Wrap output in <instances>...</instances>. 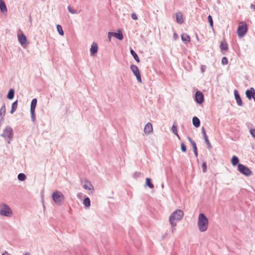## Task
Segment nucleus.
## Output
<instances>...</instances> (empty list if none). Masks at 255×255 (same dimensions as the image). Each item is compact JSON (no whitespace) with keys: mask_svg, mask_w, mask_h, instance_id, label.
Segmentation results:
<instances>
[{"mask_svg":"<svg viewBox=\"0 0 255 255\" xmlns=\"http://www.w3.org/2000/svg\"><path fill=\"white\" fill-rule=\"evenodd\" d=\"M208 219L206 216L203 213H200L197 222L199 230L201 232L206 231L208 227Z\"/></svg>","mask_w":255,"mask_h":255,"instance_id":"obj_1","label":"nucleus"},{"mask_svg":"<svg viewBox=\"0 0 255 255\" xmlns=\"http://www.w3.org/2000/svg\"><path fill=\"white\" fill-rule=\"evenodd\" d=\"M184 216V213L181 210L177 209L174 211L169 217V223L170 225L176 226V223L175 221H180Z\"/></svg>","mask_w":255,"mask_h":255,"instance_id":"obj_2","label":"nucleus"},{"mask_svg":"<svg viewBox=\"0 0 255 255\" xmlns=\"http://www.w3.org/2000/svg\"><path fill=\"white\" fill-rule=\"evenodd\" d=\"M54 202L58 205H61L65 201V197L63 193L59 191L54 192L52 195Z\"/></svg>","mask_w":255,"mask_h":255,"instance_id":"obj_3","label":"nucleus"},{"mask_svg":"<svg viewBox=\"0 0 255 255\" xmlns=\"http://www.w3.org/2000/svg\"><path fill=\"white\" fill-rule=\"evenodd\" d=\"M0 215L7 217H11L13 215V213L9 206L2 203L0 205Z\"/></svg>","mask_w":255,"mask_h":255,"instance_id":"obj_4","label":"nucleus"},{"mask_svg":"<svg viewBox=\"0 0 255 255\" xmlns=\"http://www.w3.org/2000/svg\"><path fill=\"white\" fill-rule=\"evenodd\" d=\"M1 135L4 138H7L9 140L8 143H9L10 141L12 139L13 136V131L12 128L9 126H6Z\"/></svg>","mask_w":255,"mask_h":255,"instance_id":"obj_5","label":"nucleus"},{"mask_svg":"<svg viewBox=\"0 0 255 255\" xmlns=\"http://www.w3.org/2000/svg\"><path fill=\"white\" fill-rule=\"evenodd\" d=\"M238 169L241 173L245 176H249L253 174L252 170L247 166H246L243 164L240 163L238 164Z\"/></svg>","mask_w":255,"mask_h":255,"instance_id":"obj_6","label":"nucleus"},{"mask_svg":"<svg viewBox=\"0 0 255 255\" xmlns=\"http://www.w3.org/2000/svg\"><path fill=\"white\" fill-rule=\"evenodd\" d=\"M130 68L134 75L136 76L138 82L141 83L142 80L141 78L140 73L138 67L136 65L132 64L130 65Z\"/></svg>","mask_w":255,"mask_h":255,"instance_id":"obj_7","label":"nucleus"},{"mask_svg":"<svg viewBox=\"0 0 255 255\" xmlns=\"http://www.w3.org/2000/svg\"><path fill=\"white\" fill-rule=\"evenodd\" d=\"M18 40L21 45L25 48L28 44L27 37L23 33L18 34Z\"/></svg>","mask_w":255,"mask_h":255,"instance_id":"obj_8","label":"nucleus"},{"mask_svg":"<svg viewBox=\"0 0 255 255\" xmlns=\"http://www.w3.org/2000/svg\"><path fill=\"white\" fill-rule=\"evenodd\" d=\"M195 98L196 102L199 104H201L204 102V95L203 93L200 91H197L196 92Z\"/></svg>","mask_w":255,"mask_h":255,"instance_id":"obj_9","label":"nucleus"},{"mask_svg":"<svg viewBox=\"0 0 255 255\" xmlns=\"http://www.w3.org/2000/svg\"><path fill=\"white\" fill-rule=\"evenodd\" d=\"M246 95L247 98L251 100L255 97V90L254 88H251L246 91Z\"/></svg>","mask_w":255,"mask_h":255,"instance_id":"obj_10","label":"nucleus"},{"mask_svg":"<svg viewBox=\"0 0 255 255\" xmlns=\"http://www.w3.org/2000/svg\"><path fill=\"white\" fill-rule=\"evenodd\" d=\"M202 133L203 134V138L205 140V142L207 144L208 148H209V149L211 148H212L211 144L210 142L209 141V140L208 139V136L206 134L205 129L204 127L202 128Z\"/></svg>","mask_w":255,"mask_h":255,"instance_id":"obj_11","label":"nucleus"},{"mask_svg":"<svg viewBox=\"0 0 255 255\" xmlns=\"http://www.w3.org/2000/svg\"><path fill=\"white\" fill-rule=\"evenodd\" d=\"M98 46L97 43L93 42L90 49V53L92 56H95L98 52Z\"/></svg>","mask_w":255,"mask_h":255,"instance_id":"obj_12","label":"nucleus"},{"mask_svg":"<svg viewBox=\"0 0 255 255\" xmlns=\"http://www.w3.org/2000/svg\"><path fill=\"white\" fill-rule=\"evenodd\" d=\"M247 24L244 21H242L240 23L237 32H247Z\"/></svg>","mask_w":255,"mask_h":255,"instance_id":"obj_13","label":"nucleus"},{"mask_svg":"<svg viewBox=\"0 0 255 255\" xmlns=\"http://www.w3.org/2000/svg\"><path fill=\"white\" fill-rule=\"evenodd\" d=\"M234 95H235V99L236 100L237 104L239 106H242L243 105L242 100L241 98L240 97V96L239 95L238 91L237 90H235L234 91Z\"/></svg>","mask_w":255,"mask_h":255,"instance_id":"obj_14","label":"nucleus"},{"mask_svg":"<svg viewBox=\"0 0 255 255\" xmlns=\"http://www.w3.org/2000/svg\"><path fill=\"white\" fill-rule=\"evenodd\" d=\"M153 128L152 125L150 123L146 124L144 128V132L145 134H148L152 132Z\"/></svg>","mask_w":255,"mask_h":255,"instance_id":"obj_15","label":"nucleus"},{"mask_svg":"<svg viewBox=\"0 0 255 255\" xmlns=\"http://www.w3.org/2000/svg\"><path fill=\"white\" fill-rule=\"evenodd\" d=\"M6 112V109L5 104H4L1 107L0 109V127L1 125V122L3 120L4 117L5 116Z\"/></svg>","mask_w":255,"mask_h":255,"instance_id":"obj_16","label":"nucleus"},{"mask_svg":"<svg viewBox=\"0 0 255 255\" xmlns=\"http://www.w3.org/2000/svg\"><path fill=\"white\" fill-rule=\"evenodd\" d=\"M176 21L179 24H182L184 22L183 14L181 12L176 13Z\"/></svg>","mask_w":255,"mask_h":255,"instance_id":"obj_17","label":"nucleus"},{"mask_svg":"<svg viewBox=\"0 0 255 255\" xmlns=\"http://www.w3.org/2000/svg\"><path fill=\"white\" fill-rule=\"evenodd\" d=\"M181 38L182 41L184 42L185 44H187L190 41V37L187 33H183L181 34Z\"/></svg>","mask_w":255,"mask_h":255,"instance_id":"obj_18","label":"nucleus"},{"mask_svg":"<svg viewBox=\"0 0 255 255\" xmlns=\"http://www.w3.org/2000/svg\"><path fill=\"white\" fill-rule=\"evenodd\" d=\"M0 9L1 12L5 14L7 13V10L5 2L2 0H0Z\"/></svg>","mask_w":255,"mask_h":255,"instance_id":"obj_19","label":"nucleus"},{"mask_svg":"<svg viewBox=\"0 0 255 255\" xmlns=\"http://www.w3.org/2000/svg\"><path fill=\"white\" fill-rule=\"evenodd\" d=\"M83 187L86 190L94 191V187L89 181H86L83 185Z\"/></svg>","mask_w":255,"mask_h":255,"instance_id":"obj_20","label":"nucleus"},{"mask_svg":"<svg viewBox=\"0 0 255 255\" xmlns=\"http://www.w3.org/2000/svg\"><path fill=\"white\" fill-rule=\"evenodd\" d=\"M192 123L195 127L198 128L200 125V120L197 117H194L192 119Z\"/></svg>","mask_w":255,"mask_h":255,"instance_id":"obj_21","label":"nucleus"},{"mask_svg":"<svg viewBox=\"0 0 255 255\" xmlns=\"http://www.w3.org/2000/svg\"><path fill=\"white\" fill-rule=\"evenodd\" d=\"M37 99L36 98L33 99L30 105V111H35V108L37 104Z\"/></svg>","mask_w":255,"mask_h":255,"instance_id":"obj_22","label":"nucleus"},{"mask_svg":"<svg viewBox=\"0 0 255 255\" xmlns=\"http://www.w3.org/2000/svg\"><path fill=\"white\" fill-rule=\"evenodd\" d=\"M220 47L222 50L227 51L228 50V44L226 41H222Z\"/></svg>","mask_w":255,"mask_h":255,"instance_id":"obj_23","label":"nucleus"},{"mask_svg":"<svg viewBox=\"0 0 255 255\" xmlns=\"http://www.w3.org/2000/svg\"><path fill=\"white\" fill-rule=\"evenodd\" d=\"M14 95V90L13 89H10L7 95V98L11 100L13 98Z\"/></svg>","mask_w":255,"mask_h":255,"instance_id":"obj_24","label":"nucleus"},{"mask_svg":"<svg viewBox=\"0 0 255 255\" xmlns=\"http://www.w3.org/2000/svg\"><path fill=\"white\" fill-rule=\"evenodd\" d=\"M130 54L133 57V58L135 60V61L138 63L139 62V61H140L137 55L136 54V53L135 52V51L132 48H130Z\"/></svg>","mask_w":255,"mask_h":255,"instance_id":"obj_25","label":"nucleus"},{"mask_svg":"<svg viewBox=\"0 0 255 255\" xmlns=\"http://www.w3.org/2000/svg\"><path fill=\"white\" fill-rule=\"evenodd\" d=\"M18 105V102L17 101H15L14 102H13L12 104L11 109L10 112V114H13L16 110L17 108Z\"/></svg>","mask_w":255,"mask_h":255,"instance_id":"obj_26","label":"nucleus"},{"mask_svg":"<svg viewBox=\"0 0 255 255\" xmlns=\"http://www.w3.org/2000/svg\"><path fill=\"white\" fill-rule=\"evenodd\" d=\"M239 162V159L236 156H233L231 159V163L233 166H236Z\"/></svg>","mask_w":255,"mask_h":255,"instance_id":"obj_27","label":"nucleus"},{"mask_svg":"<svg viewBox=\"0 0 255 255\" xmlns=\"http://www.w3.org/2000/svg\"><path fill=\"white\" fill-rule=\"evenodd\" d=\"M113 37L121 40L124 38L123 33H113Z\"/></svg>","mask_w":255,"mask_h":255,"instance_id":"obj_28","label":"nucleus"},{"mask_svg":"<svg viewBox=\"0 0 255 255\" xmlns=\"http://www.w3.org/2000/svg\"><path fill=\"white\" fill-rule=\"evenodd\" d=\"M146 185L148 186L150 189L154 188L153 184L151 183V179L149 178L146 179Z\"/></svg>","mask_w":255,"mask_h":255,"instance_id":"obj_29","label":"nucleus"},{"mask_svg":"<svg viewBox=\"0 0 255 255\" xmlns=\"http://www.w3.org/2000/svg\"><path fill=\"white\" fill-rule=\"evenodd\" d=\"M83 204L86 207H89L91 205L90 199L88 197L85 198L83 201Z\"/></svg>","mask_w":255,"mask_h":255,"instance_id":"obj_30","label":"nucleus"},{"mask_svg":"<svg viewBox=\"0 0 255 255\" xmlns=\"http://www.w3.org/2000/svg\"><path fill=\"white\" fill-rule=\"evenodd\" d=\"M171 129L173 133H174L178 137V138H180L179 135L177 132V127L175 126L174 125H173L171 128Z\"/></svg>","mask_w":255,"mask_h":255,"instance_id":"obj_31","label":"nucleus"},{"mask_svg":"<svg viewBox=\"0 0 255 255\" xmlns=\"http://www.w3.org/2000/svg\"><path fill=\"white\" fill-rule=\"evenodd\" d=\"M187 139H188V141L190 142L193 148L197 147L196 142L190 136H188L187 137Z\"/></svg>","mask_w":255,"mask_h":255,"instance_id":"obj_32","label":"nucleus"},{"mask_svg":"<svg viewBox=\"0 0 255 255\" xmlns=\"http://www.w3.org/2000/svg\"><path fill=\"white\" fill-rule=\"evenodd\" d=\"M18 179L20 181H24L26 179V176L23 173H19L17 176Z\"/></svg>","mask_w":255,"mask_h":255,"instance_id":"obj_33","label":"nucleus"},{"mask_svg":"<svg viewBox=\"0 0 255 255\" xmlns=\"http://www.w3.org/2000/svg\"><path fill=\"white\" fill-rule=\"evenodd\" d=\"M30 113H31V120L33 122H34L36 120L35 111H30Z\"/></svg>","mask_w":255,"mask_h":255,"instance_id":"obj_34","label":"nucleus"},{"mask_svg":"<svg viewBox=\"0 0 255 255\" xmlns=\"http://www.w3.org/2000/svg\"><path fill=\"white\" fill-rule=\"evenodd\" d=\"M202 169H203V172L204 173L206 172H207V164H206V162H204L202 163Z\"/></svg>","mask_w":255,"mask_h":255,"instance_id":"obj_35","label":"nucleus"},{"mask_svg":"<svg viewBox=\"0 0 255 255\" xmlns=\"http://www.w3.org/2000/svg\"><path fill=\"white\" fill-rule=\"evenodd\" d=\"M68 9L69 12H70L72 14H75L76 13V10L73 9L70 6H68Z\"/></svg>","mask_w":255,"mask_h":255,"instance_id":"obj_36","label":"nucleus"},{"mask_svg":"<svg viewBox=\"0 0 255 255\" xmlns=\"http://www.w3.org/2000/svg\"><path fill=\"white\" fill-rule=\"evenodd\" d=\"M222 63L223 65L227 64L228 63V60L227 58L224 57L222 59Z\"/></svg>","mask_w":255,"mask_h":255,"instance_id":"obj_37","label":"nucleus"},{"mask_svg":"<svg viewBox=\"0 0 255 255\" xmlns=\"http://www.w3.org/2000/svg\"><path fill=\"white\" fill-rule=\"evenodd\" d=\"M208 19L209 20V22L210 23V25L212 26H213V19H212V16L209 15L208 16Z\"/></svg>","mask_w":255,"mask_h":255,"instance_id":"obj_38","label":"nucleus"},{"mask_svg":"<svg viewBox=\"0 0 255 255\" xmlns=\"http://www.w3.org/2000/svg\"><path fill=\"white\" fill-rule=\"evenodd\" d=\"M181 150L183 151V152H186V147L185 146V145L184 144V143H181Z\"/></svg>","mask_w":255,"mask_h":255,"instance_id":"obj_39","label":"nucleus"},{"mask_svg":"<svg viewBox=\"0 0 255 255\" xmlns=\"http://www.w3.org/2000/svg\"><path fill=\"white\" fill-rule=\"evenodd\" d=\"M250 132L252 136L255 138V128H251L250 130Z\"/></svg>","mask_w":255,"mask_h":255,"instance_id":"obj_40","label":"nucleus"},{"mask_svg":"<svg viewBox=\"0 0 255 255\" xmlns=\"http://www.w3.org/2000/svg\"><path fill=\"white\" fill-rule=\"evenodd\" d=\"M56 28H57V32H63L62 27L60 25H59V24L57 25Z\"/></svg>","mask_w":255,"mask_h":255,"instance_id":"obj_41","label":"nucleus"},{"mask_svg":"<svg viewBox=\"0 0 255 255\" xmlns=\"http://www.w3.org/2000/svg\"><path fill=\"white\" fill-rule=\"evenodd\" d=\"M238 33V35L239 37L240 38H242L245 36V34L247 33Z\"/></svg>","mask_w":255,"mask_h":255,"instance_id":"obj_42","label":"nucleus"},{"mask_svg":"<svg viewBox=\"0 0 255 255\" xmlns=\"http://www.w3.org/2000/svg\"><path fill=\"white\" fill-rule=\"evenodd\" d=\"M194 153L195 154V156L197 157L198 156V151H197V147H195L193 148Z\"/></svg>","mask_w":255,"mask_h":255,"instance_id":"obj_43","label":"nucleus"},{"mask_svg":"<svg viewBox=\"0 0 255 255\" xmlns=\"http://www.w3.org/2000/svg\"><path fill=\"white\" fill-rule=\"evenodd\" d=\"M200 70L202 73H204L206 70V66L205 65H201Z\"/></svg>","mask_w":255,"mask_h":255,"instance_id":"obj_44","label":"nucleus"},{"mask_svg":"<svg viewBox=\"0 0 255 255\" xmlns=\"http://www.w3.org/2000/svg\"><path fill=\"white\" fill-rule=\"evenodd\" d=\"M131 16L132 18L134 20H136L137 19V15L135 13H132Z\"/></svg>","mask_w":255,"mask_h":255,"instance_id":"obj_45","label":"nucleus"},{"mask_svg":"<svg viewBox=\"0 0 255 255\" xmlns=\"http://www.w3.org/2000/svg\"><path fill=\"white\" fill-rule=\"evenodd\" d=\"M113 36V33H108V39L109 41H111V38Z\"/></svg>","mask_w":255,"mask_h":255,"instance_id":"obj_46","label":"nucleus"},{"mask_svg":"<svg viewBox=\"0 0 255 255\" xmlns=\"http://www.w3.org/2000/svg\"><path fill=\"white\" fill-rule=\"evenodd\" d=\"M171 227H172V228H171V231H172V233H174V231H175V230H176L175 227H176V226H174V225H171Z\"/></svg>","mask_w":255,"mask_h":255,"instance_id":"obj_47","label":"nucleus"},{"mask_svg":"<svg viewBox=\"0 0 255 255\" xmlns=\"http://www.w3.org/2000/svg\"><path fill=\"white\" fill-rule=\"evenodd\" d=\"M178 38V35L177 33H174V38L177 39Z\"/></svg>","mask_w":255,"mask_h":255,"instance_id":"obj_48","label":"nucleus"},{"mask_svg":"<svg viewBox=\"0 0 255 255\" xmlns=\"http://www.w3.org/2000/svg\"><path fill=\"white\" fill-rule=\"evenodd\" d=\"M251 8L255 11V5H254L253 4H251Z\"/></svg>","mask_w":255,"mask_h":255,"instance_id":"obj_49","label":"nucleus"},{"mask_svg":"<svg viewBox=\"0 0 255 255\" xmlns=\"http://www.w3.org/2000/svg\"><path fill=\"white\" fill-rule=\"evenodd\" d=\"M2 255H9V254L6 251H5L2 254Z\"/></svg>","mask_w":255,"mask_h":255,"instance_id":"obj_50","label":"nucleus"},{"mask_svg":"<svg viewBox=\"0 0 255 255\" xmlns=\"http://www.w3.org/2000/svg\"><path fill=\"white\" fill-rule=\"evenodd\" d=\"M24 255H30V254L28 253H27L24 254Z\"/></svg>","mask_w":255,"mask_h":255,"instance_id":"obj_51","label":"nucleus"},{"mask_svg":"<svg viewBox=\"0 0 255 255\" xmlns=\"http://www.w3.org/2000/svg\"><path fill=\"white\" fill-rule=\"evenodd\" d=\"M60 34V35H62V36H63L64 35V33H59Z\"/></svg>","mask_w":255,"mask_h":255,"instance_id":"obj_52","label":"nucleus"},{"mask_svg":"<svg viewBox=\"0 0 255 255\" xmlns=\"http://www.w3.org/2000/svg\"><path fill=\"white\" fill-rule=\"evenodd\" d=\"M117 32H122L121 30V29H118Z\"/></svg>","mask_w":255,"mask_h":255,"instance_id":"obj_53","label":"nucleus"},{"mask_svg":"<svg viewBox=\"0 0 255 255\" xmlns=\"http://www.w3.org/2000/svg\"><path fill=\"white\" fill-rule=\"evenodd\" d=\"M254 100H255V98H254Z\"/></svg>","mask_w":255,"mask_h":255,"instance_id":"obj_54","label":"nucleus"},{"mask_svg":"<svg viewBox=\"0 0 255 255\" xmlns=\"http://www.w3.org/2000/svg\"><path fill=\"white\" fill-rule=\"evenodd\" d=\"M254 191L255 192V190H254Z\"/></svg>","mask_w":255,"mask_h":255,"instance_id":"obj_55","label":"nucleus"}]
</instances>
